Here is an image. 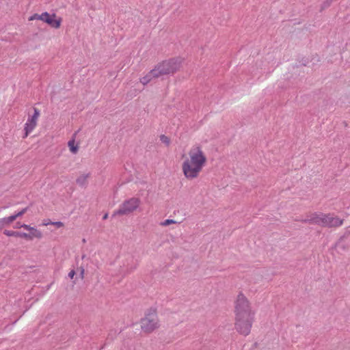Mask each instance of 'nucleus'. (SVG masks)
<instances>
[{"instance_id":"obj_1","label":"nucleus","mask_w":350,"mask_h":350,"mask_svg":"<svg viewBox=\"0 0 350 350\" xmlns=\"http://www.w3.org/2000/svg\"><path fill=\"white\" fill-rule=\"evenodd\" d=\"M188 155L182 164V170L187 179L193 180L198 177L206 162V158L199 146L192 148Z\"/></svg>"},{"instance_id":"obj_2","label":"nucleus","mask_w":350,"mask_h":350,"mask_svg":"<svg viewBox=\"0 0 350 350\" xmlns=\"http://www.w3.org/2000/svg\"><path fill=\"white\" fill-rule=\"evenodd\" d=\"M234 312L235 316L255 315V312L252 310L249 300L242 293L238 295L235 301Z\"/></svg>"},{"instance_id":"obj_3","label":"nucleus","mask_w":350,"mask_h":350,"mask_svg":"<svg viewBox=\"0 0 350 350\" xmlns=\"http://www.w3.org/2000/svg\"><path fill=\"white\" fill-rule=\"evenodd\" d=\"M255 315L235 316V329L243 336H247L250 333Z\"/></svg>"},{"instance_id":"obj_4","label":"nucleus","mask_w":350,"mask_h":350,"mask_svg":"<svg viewBox=\"0 0 350 350\" xmlns=\"http://www.w3.org/2000/svg\"><path fill=\"white\" fill-rule=\"evenodd\" d=\"M180 66V62L178 59H171L159 64L155 66L154 70H157V74L159 77L165 75L173 74L179 69Z\"/></svg>"},{"instance_id":"obj_5","label":"nucleus","mask_w":350,"mask_h":350,"mask_svg":"<svg viewBox=\"0 0 350 350\" xmlns=\"http://www.w3.org/2000/svg\"><path fill=\"white\" fill-rule=\"evenodd\" d=\"M139 204L140 201L138 198H129L120 205L119 208L113 212L112 217L129 215L139 207Z\"/></svg>"},{"instance_id":"obj_6","label":"nucleus","mask_w":350,"mask_h":350,"mask_svg":"<svg viewBox=\"0 0 350 350\" xmlns=\"http://www.w3.org/2000/svg\"><path fill=\"white\" fill-rule=\"evenodd\" d=\"M158 327V319L156 310L151 309L141 321L142 329L147 333L152 332Z\"/></svg>"},{"instance_id":"obj_7","label":"nucleus","mask_w":350,"mask_h":350,"mask_svg":"<svg viewBox=\"0 0 350 350\" xmlns=\"http://www.w3.org/2000/svg\"><path fill=\"white\" fill-rule=\"evenodd\" d=\"M322 227L335 228L340 226L343 224V219L334 216L333 214L323 213Z\"/></svg>"},{"instance_id":"obj_8","label":"nucleus","mask_w":350,"mask_h":350,"mask_svg":"<svg viewBox=\"0 0 350 350\" xmlns=\"http://www.w3.org/2000/svg\"><path fill=\"white\" fill-rule=\"evenodd\" d=\"M33 111H34L33 114L27 119V120L25 124V128H24L25 136H24V137H27L28 136V135L34 129V128L36 126L37 120L40 116V111L38 109L34 108Z\"/></svg>"},{"instance_id":"obj_9","label":"nucleus","mask_w":350,"mask_h":350,"mask_svg":"<svg viewBox=\"0 0 350 350\" xmlns=\"http://www.w3.org/2000/svg\"><path fill=\"white\" fill-rule=\"evenodd\" d=\"M55 17V14L50 15L48 12H46L40 14V20L48 23L52 27L57 29L60 27L61 20H55L54 18Z\"/></svg>"},{"instance_id":"obj_10","label":"nucleus","mask_w":350,"mask_h":350,"mask_svg":"<svg viewBox=\"0 0 350 350\" xmlns=\"http://www.w3.org/2000/svg\"><path fill=\"white\" fill-rule=\"evenodd\" d=\"M323 213H314L307 216L301 221L304 223H309L311 224H316L322 227L323 224Z\"/></svg>"},{"instance_id":"obj_11","label":"nucleus","mask_w":350,"mask_h":350,"mask_svg":"<svg viewBox=\"0 0 350 350\" xmlns=\"http://www.w3.org/2000/svg\"><path fill=\"white\" fill-rule=\"evenodd\" d=\"M158 77H158V75L157 74V70H154V68H153L146 75H145L144 77H143L140 79V82L143 85H146L149 82H150L152 79L158 78Z\"/></svg>"},{"instance_id":"obj_12","label":"nucleus","mask_w":350,"mask_h":350,"mask_svg":"<svg viewBox=\"0 0 350 350\" xmlns=\"http://www.w3.org/2000/svg\"><path fill=\"white\" fill-rule=\"evenodd\" d=\"M75 135H76V133L74 134L73 137L70 140H69L68 142V146L70 149V151L72 154H77L79 150V146H78V144H75Z\"/></svg>"},{"instance_id":"obj_13","label":"nucleus","mask_w":350,"mask_h":350,"mask_svg":"<svg viewBox=\"0 0 350 350\" xmlns=\"http://www.w3.org/2000/svg\"><path fill=\"white\" fill-rule=\"evenodd\" d=\"M90 176V173L83 174L80 175L76 180L77 185L80 186H85L87 183V180Z\"/></svg>"},{"instance_id":"obj_14","label":"nucleus","mask_w":350,"mask_h":350,"mask_svg":"<svg viewBox=\"0 0 350 350\" xmlns=\"http://www.w3.org/2000/svg\"><path fill=\"white\" fill-rule=\"evenodd\" d=\"M13 218L14 217H11V216H9L0 219V230L2 229L4 226L14 221Z\"/></svg>"},{"instance_id":"obj_15","label":"nucleus","mask_w":350,"mask_h":350,"mask_svg":"<svg viewBox=\"0 0 350 350\" xmlns=\"http://www.w3.org/2000/svg\"><path fill=\"white\" fill-rule=\"evenodd\" d=\"M31 234V239L33 237H36V238H38V239H40L42 237V232L40 230H38L36 228H33V230H31L30 231V234Z\"/></svg>"},{"instance_id":"obj_16","label":"nucleus","mask_w":350,"mask_h":350,"mask_svg":"<svg viewBox=\"0 0 350 350\" xmlns=\"http://www.w3.org/2000/svg\"><path fill=\"white\" fill-rule=\"evenodd\" d=\"M28 208H29L28 207H25V208H23L21 211H18V213H16L12 215H10L11 217H14L13 221H14L17 217H21L23 215H24L27 211Z\"/></svg>"},{"instance_id":"obj_17","label":"nucleus","mask_w":350,"mask_h":350,"mask_svg":"<svg viewBox=\"0 0 350 350\" xmlns=\"http://www.w3.org/2000/svg\"><path fill=\"white\" fill-rule=\"evenodd\" d=\"M16 237H17L23 238V239H29V240L31 239V234H27L26 232H17Z\"/></svg>"},{"instance_id":"obj_18","label":"nucleus","mask_w":350,"mask_h":350,"mask_svg":"<svg viewBox=\"0 0 350 350\" xmlns=\"http://www.w3.org/2000/svg\"><path fill=\"white\" fill-rule=\"evenodd\" d=\"M176 221H175V220L171 219H165V220L161 221L160 223V225L161 226H167L170 224H176Z\"/></svg>"},{"instance_id":"obj_19","label":"nucleus","mask_w":350,"mask_h":350,"mask_svg":"<svg viewBox=\"0 0 350 350\" xmlns=\"http://www.w3.org/2000/svg\"><path fill=\"white\" fill-rule=\"evenodd\" d=\"M160 140L165 144L166 146H169L170 143V139L168 137L165 136V135H161L160 136Z\"/></svg>"},{"instance_id":"obj_20","label":"nucleus","mask_w":350,"mask_h":350,"mask_svg":"<svg viewBox=\"0 0 350 350\" xmlns=\"http://www.w3.org/2000/svg\"><path fill=\"white\" fill-rule=\"evenodd\" d=\"M3 234H5L8 237H16L17 232L16 231H13V230H5L3 231Z\"/></svg>"},{"instance_id":"obj_21","label":"nucleus","mask_w":350,"mask_h":350,"mask_svg":"<svg viewBox=\"0 0 350 350\" xmlns=\"http://www.w3.org/2000/svg\"><path fill=\"white\" fill-rule=\"evenodd\" d=\"M20 228H24V229H25L27 230H29V231H31V230H33V227H31L29 225L25 224H21L20 226Z\"/></svg>"},{"instance_id":"obj_22","label":"nucleus","mask_w":350,"mask_h":350,"mask_svg":"<svg viewBox=\"0 0 350 350\" xmlns=\"http://www.w3.org/2000/svg\"><path fill=\"white\" fill-rule=\"evenodd\" d=\"M51 225H53L58 228L64 226V224L62 221H53Z\"/></svg>"},{"instance_id":"obj_23","label":"nucleus","mask_w":350,"mask_h":350,"mask_svg":"<svg viewBox=\"0 0 350 350\" xmlns=\"http://www.w3.org/2000/svg\"><path fill=\"white\" fill-rule=\"evenodd\" d=\"M40 14H35L34 15L31 16L29 18L30 21L38 19L40 20Z\"/></svg>"},{"instance_id":"obj_24","label":"nucleus","mask_w":350,"mask_h":350,"mask_svg":"<svg viewBox=\"0 0 350 350\" xmlns=\"http://www.w3.org/2000/svg\"><path fill=\"white\" fill-rule=\"evenodd\" d=\"M330 4H331V0H327L326 1L324 2L322 8L324 9L325 8H327L328 6H329Z\"/></svg>"},{"instance_id":"obj_25","label":"nucleus","mask_w":350,"mask_h":350,"mask_svg":"<svg viewBox=\"0 0 350 350\" xmlns=\"http://www.w3.org/2000/svg\"><path fill=\"white\" fill-rule=\"evenodd\" d=\"M53 221H51L49 219H44L43 221V223H42V225L43 226H48V225H51V223Z\"/></svg>"},{"instance_id":"obj_26","label":"nucleus","mask_w":350,"mask_h":350,"mask_svg":"<svg viewBox=\"0 0 350 350\" xmlns=\"http://www.w3.org/2000/svg\"><path fill=\"white\" fill-rule=\"evenodd\" d=\"M75 275V271L74 270H71L69 273H68V277L70 278H73L74 275Z\"/></svg>"},{"instance_id":"obj_27","label":"nucleus","mask_w":350,"mask_h":350,"mask_svg":"<svg viewBox=\"0 0 350 350\" xmlns=\"http://www.w3.org/2000/svg\"><path fill=\"white\" fill-rule=\"evenodd\" d=\"M135 268H136V265H134V266H133V267H131V268H128V269H127V271H128V272H129V271H132V270L135 269Z\"/></svg>"},{"instance_id":"obj_28","label":"nucleus","mask_w":350,"mask_h":350,"mask_svg":"<svg viewBox=\"0 0 350 350\" xmlns=\"http://www.w3.org/2000/svg\"><path fill=\"white\" fill-rule=\"evenodd\" d=\"M108 218V213H105L103 217V219H107Z\"/></svg>"},{"instance_id":"obj_29","label":"nucleus","mask_w":350,"mask_h":350,"mask_svg":"<svg viewBox=\"0 0 350 350\" xmlns=\"http://www.w3.org/2000/svg\"><path fill=\"white\" fill-rule=\"evenodd\" d=\"M336 246H337V247H340V243H338L336 244Z\"/></svg>"},{"instance_id":"obj_30","label":"nucleus","mask_w":350,"mask_h":350,"mask_svg":"<svg viewBox=\"0 0 350 350\" xmlns=\"http://www.w3.org/2000/svg\"><path fill=\"white\" fill-rule=\"evenodd\" d=\"M83 273H84V269H82V270H81V274L83 275Z\"/></svg>"},{"instance_id":"obj_31","label":"nucleus","mask_w":350,"mask_h":350,"mask_svg":"<svg viewBox=\"0 0 350 350\" xmlns=\"http://www.w3.org/2000/svg\"><path fill=\"white\" fill-rule=\"evenodd\" d=\"M341 247L343 249V250H345V246H341Z\"/></svg>"}]
</instances>
